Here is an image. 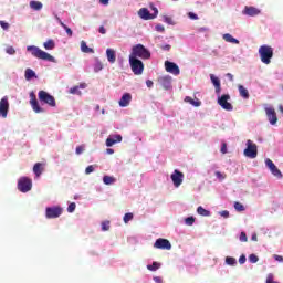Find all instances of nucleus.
I'll use <instances>...</instances> for the list:
<instances>
[{
    "instance_id": "5",
    "label": "nucleus",
    "mask_w": 283,
    "mask_h": 283,
    "mask_svg": "<svg viewBox=\"0 0 283 283\" xmlns=\"http://www.w3.org/2000/svg\"><path fill=\"white\" fill-rule=\"evenodd\" d=\"M38 98L42 105H49V107H56V99L54 96L45 91H39Z\"/></svg>"
},
{
    "instance_id": "34",
    "label": "nucleus",
    "mask_w": 283,
    "mask_h": 283,
    "mask_svg": "<svg viewBox=\"0 0 283 283\" xmlns=\"http://www.w3.org/2000/svg\"><path fill=\"white\" fill-rule=\"evenodd\" d=\"M103 182H104V185H114V184H116V178L105 175L103 177Z\"/></svg>"
},
{
    "instance_id": "19",
    "label": "nucleus",
    "mask_w": 283,
    "mask_h": 283,
    "mask_svg": "<svg viewBox=\"0 0 283 283\" xmlns=\"http://www.w3.org/2000/svg\"><path fill=\"white\" fill-rule=\"evenodd\" d=\"M138 17L139 19H143V21H151L156 18H154V15L149 12V9L147 8H142L138 11Z\"/></svg>"
},
{
    "instance_id": "13",
    "label": "nucleus",
    "mask_w": 283,
    "mask_h": 283,
    "mask_svg": "<svg viewBox=\"0 0 283 283\" xmlns=\"http://www.w3.org/2000/svg\"><path fill=\"white\" fill-rule=\"evenodd\" d=\"M30 105L33 109V112H35V114H43V112H45V109H43V107H41V105H39V101L36 99V95L34 94V92L30 93Z\"/></svg>"
},
{
    "instance_id": "15",
    "label": "nucleus",
    "mask_w": 283,
    "mask_h": 283,
    "mask_svg": "<svg viewBox=\"0 0 283 283\" xmlns=\"http://www.w3.org/2000/svg\"><path fill=\"white\" fill-rule=\"evenodd\" d=\"M165 70L169 74H174V76H179L180 75V67L178 66V64H176L174 62L166 61L165 62Z\"/></svg>"
},
{
    "instance_id": "59",
    "label": "nucleus",
    "mask_w": 283,
    "mask_h": 283,
    "mask_svg": "<svg viewBox=\"0 0 283 283\" xmlns=\"http://www.w3.org/2000/svg\"><path fill=\"white\" fill-rule=\"evenodd\" d=\"M161 50H164L165 52H169V50H171V45L165 44L161 46Z\"/></svg>"
},
{
    "instance_id": "49",
    "label": "nucleus",
    "mask_w": 283,
    "mask_h": 283,
    "mask_svg": "<svg viewBox=\"0 0 283 283\" xmlns=\"http://www.w3.org/2000/svg\"><path fill=\"white\" fill-rule=\"evenodd\" d=\"M235 211H244V206L240 202H234Z\"/></svg>"
},
{
    "instance_id": "18",
    "label": "nucleus",
    "mask_w": 283,
    "mask_h": 283,
    "mask_svg": "<svg viewBox=\"0 0 283 283\" xmlns=\"http://www.w3.org/2000/svg\"><path fill=\"white\" fill-rule=\"evenodd\" d=\"M117 143H123V136L120 135H109L106 139V147H114Z\"/></svg>"
},
{
    "instance_id": "2",
    "label": "nucleus",
    "mask_w": 283,
    "mask_h": 283,
    "mask_svg": "<svg viewBox=\"0 0 283 283\" xmlns=\"http://www.w3.org/2000/svg\"><path fill=\"white\" fill-rule=\"evenodd\" d=\"M130 57L133 59H151V53L149 52V50H147V48H145V45L143 44H136L132 48V52H130Z\"/></svg>"
},
{
    "instance_id": "35",
    "label": "nucleus",
    "mask_w": 283,
    "mask_h": 283,
    "mask_svg": "<svg viewBox=\"0 0 283 283\" xmlns=\"http://www.w3.org/2000/svg\"><path fill=\"white\" fill-rule=\"evenodd\" d=\"M164 23H167V25H177V22L174 20V18L169 15H163Z\"/></svg>"
},
{
    "instance_id": "64",
    "label": "nucleus",
    "mask_w": 283,
    "mask_h": 283,
    "mask_svg": "<svg viewBox=\"0 0 283 283\" xmlns=\"http://www.w3.org/2000/svg\"><path fill=\"white\" fill-rule=\"evenodd\" d=\"M227 78H229V81L233 82V74L231 73H227Z\"/></svg>"
},
{
    "instance_id": "57",
    "label": "nucleus",
    "mask_w": 283,
    "mask_h": 283,
    "mask_svg": "<svg viewBox=\"0 0 283 283\" xmlns=\"http://www.w3.org/2000/svg\"><path fill=\"white\" fill-rule=\"evenodd\" d=\"M247 262V256L244 254H242L240 258H239V264H244Z\"/></svg>"
},
{
    "instance_id": "31",
    "label": "nucleus",
    "mask_w": 283,
    "mask_h": 283,
    "mask_svg": "<svg viewBox=\"0 0 283 283\" xmlns=\"http://www.w3.org/2000/svg\"><path fill=\"white\" fill-rule=\"evenodd\" d=\"M239 94L242 98L249 99V90H247L243 85H239Z\"/></svg>"
},
{
    "instance_id": "8",
    "label": "nucleus",
    "mask_w": 283,
    "mask_h": 283,
    "mask_svg": "<svg viewBox=\"0 0 283 283\" xmlns=\"http://www.w3.org/2000/svg\"><path fill=\"white\" fill-rule=\"evenodd\" d=\"M229 101H231V95L224 94L218 97L217 103L222 109H226V112H233V105L229 103Z\"/></svg>"
},
{
    "instance_id": "27",
    "label": "nucleus",
    "mask_w": 283,
    "mask_h": 283,
    "mask_svg": "<svg viewBox=\"0 0 283 283\" xmlns=\"http://www.w3.org/2000/svg\"><path fill=\"white\" fill-rule=\"evenodd\" d=\"M24 77L25 81H32V78H36V72H34L32 69H27L24 71Z\"/></svg>"
},
{
    "instance_id": "36",
    "label": "nucleus",
    "mask_w": 283,
    "mask_h": 283,
    "mask_svg": "<svg viewBox=\"0 0 283 283\" xmlns=\"http://www.w3.org/2000/svg\"><path fill=\"white\" fill-rule=\"evenodd\" d=\"M226 264H228V266H235V264H238V261L233 256H227Z\"/></svg>"
},
{
    "instance_id": "41",
    "label": "nucleus",
    "mask_w": 283,
    "mask_h": 283,
    "mask_svg": "<svg viewBox=\"0 0 283 283\" xmlns=\"http://www.w3.org/2000/svg\"><path fill=\"white\" fill-rule=\"evenodd\" d=\"M193 222H196V218L193 217H187L185 219V224H187V227H193Z\"/></svg>"
},
{
    "instance_id": "50",
    "label": "nucleus",
    "mask_w": 283,
    "mask_h": 283,
    "mask_svg": "<svg viewBox=\"0 0 283 283\" xmlns=\"http://www.w3.org/2000/svg\"><path fill=\"white\" fill-rule=\"evenodd\" d=\"M102 231H109V221L102 222Z\"/></svg>"
},
{
    "instance_id": "48",
    "label": "nucleus",
    "mask_w": 283,
    "mask_h": 283,
    "mask_svg": "<svg viewBox=\"0 0 283 283\" xmlns=\"http://www.w3.org/2000/svg\"><path fill=\"white\" fill-rule=\"evenodd\" d=\"M85 151V146L81 145V146H77L76 149H75V154L77 156H81V154H83Z\"/></svg>"
},
{
    "instance_id": "6",
    "label": "nucleus",
    "mask_w": 283,
    "mask_h": 283,
    "mask_svg": "<svg viewBox=\"0 0 283 283\" xmlns=\"http://www.w3.org/2000/svg\"><path fill=\"white\" fill-rule=\"evenodd\" d=\"M247 148L243 150L245 158H258V145H255L251 139L247 140Z\"/></svg>"
},
{
    "instance_id": "53",
    "label": "nucleus",
    "mask_w": 283,
    "mask_h": 283,
    "mask_svg": "<svg viewBox=\"0 0 283 283\" xmlns=\"http://www.w3.org/2000/svg\"><path fill=\"white\" fill-rule=\"evenodd\" d=\"M240 242H247L248 238H247V233L241 232L240 237H239Z\"/></svg>"
},
{
    "instance_id": "32",
    "label": "nucleus",
    "mask_w": 283,
    "mask_h": 283,
    "mask_svg": "<svg viewBox=\"0 0 283 283\" xmlns=\"http://www.w3.org/2000/svg\"><path fill=\"white\" fill-rule=\"evenodd\" d=\"M197 213L199 216H203L205 218H208L209 216H211V212L209 210L205 209L202 206H199L197 208Z\"/></svg>"
},
{
    "instance_id": "17",
    "label": "nucleus",
    "mask_w": 283,
    "mask_h": 283,
    "mask_svg": "<svg viewBox=\"0 0 283 283\" xmlns=\"http://www.w3.org/2000/svg\"><path fill=\"white\" fill-rule=\"evenodd\" d=\"M171 81H174L171 75H164L158 78V83L164 90H171Z\"/></svg>"
},
{
    "instance_id": "44",
    "label": "nucleus",
    "mask_w": 283,
    "mask_h": 283,
    "mask_svg": "<svg viewBox=\"0 0 283 283\" xmlns=\"http://www.w3.org/2000/svg\"><path fill=\"white\" fill-rule=\"evenodd\" d=\"M6 53L9 54L10 56H14V54H17V50H14V46H8L6 49Z\"/></svg>"
},
{
    "instance_id": "11",
    "label": "nucleus",
    "mask_w": 283,
    "mask_h": 283,
    "mask_svg": "<svg viewBox=\"0 0 283 283\" xmlns=\"http://www.w3.org/2000/svg\"><path fill=\"white\" fill-rule=\"evenodd\" d=\"M63 213V208L55 206V207H48L45 210V216L49 220H52L54 218H60V216Z\"/></svg>"
},
{
    "instance_id": "24",
    "label": "nucleus",
    "mask_w": 283,
    "mask_h": 283,
    "mask_svg": "<svg viewBox=\"0 0 283 283\" xmlns=\"http://www.w3.org/2000/svg\"><path fill=\"white\" fill-rule=\"evenodd\" d=\"M223 41H226L227 43H232L233 45H240V40L233 38V35H231V33H224L222 35Z\"/></svg>"
},
{
    "instance_id": "60",
    "label": "nucleus",
    "mask_w": 283,
    "mask_h": 283,
    "mask_svg": "<svg viewBox=\"0 0 283 283\" xmlns=\"http://www.w3.org/2000/svg\"><path fill=\"white\" fill-rule=\"evenodd\" d=\"M153 280L156 283H163V277H160V276H155V277H153Z\"/></svg>"
},
{
    "instance_id": "3",
    "label": "nucleus",
    "mask_w": 283,
    "mask_h": 283,
    "mask_svg": "<svg viewBox=\"0 0 283 283\" xmlns=\"http://www.w3.org/2000/svg\"><path fill=\"white\" fill-rule=\"evenodd\" d=\"M259 54L261 61L265 64L269 65L271 63V60L273 59V48L264 44L259 48Z\"/></svg>"
},
{
    "instance_id": "42",
    "label": "nucleus",
    "mask_w": 283,
    "mask_h": 283,
    "mask_svg": "<svg viewBox=\"0 0 283 283\" xmlns=\"http://www.w3.org/2000/svg\"><path fill=\"white\" fill-rule=\"evenodd\" d=\"M210 81L216 86L220 85V78H218L216 75L210 74Z\"/></svg>"
},
{
    "instance_id": "43",
    "label": "nucleus",
    "mask_w": 283,
    "mask_h": 283,
    "mask_svg": "<svg viewBox=\"0 0 283 283\" xmlns=\"http://www.w3.org/2000/svg\"><path fill=\"white\" fill-rule=\"evenodd\" d=\"M150 10H153L151 15L154 17V19H156L158 17V8H156V6L154 3L149 4Z\"/></svg>"
},
{
    "instance_id": "37",
    "label": "nucleus",
    "mask_w": 283,
    "mask_h": 283,
    "mask_svg": "<svg viewBox=\"0 0 283 283\" xmlns=\"http://www.w3.org/2000/svg\"><path fill=\"white\" fill-rule=\"evenodd\" d=\"M148 271H158L160 269V263L158 262H153V264L147 265Z\"/></svg>"
},
{
    "instance_id": "20",
    "label": "nucleus",
    "mask_w": 283,
    "mask_h": 283,
    "mask_svg": "<svg viewBox=\"0 0 283 283\" xmlns=\"http://www.w3.org/2000/svg\"><path fill=\"white\" fill-rule=\"evenodd\" d=\"M129 103H132V94L129 93H125L118 102L119 107H128Z\"/></svg>"
},
{
    "instance_id": "4",
    "label": "nucleus",
    "mask_w": 283,
    "mask_h": 283,
    "mask_svg": "<svg viewBox=\"0 0 283 283\" xmlns=\"http://www.w3.org/2000/svg\"><path fill=\"white\" fill-rule=\"evenodd\" d=\"M128 61L133 74H135V76H140V74H143V72L145 71V64H143V61H140L138 57L130 56Z\"/></svg>"
},
{
    "instance_id": "9",
    "label": "nucleus",
    "mask_w": 283,
    "mask_h": 283,
    "mask_svg": "<svg viewBox=\"0 0 283 283\" xmlns=\"http://www.w3.org/2000/svg\"><path fill=\"white\" fill-rule=\"evenodd\" d=\"M265 116L270 123V125H277V113L273 106H269L268 104L264 105Z\"/></svg>"
},
{
    "instance_id": "38",
    "label": "nucleus",
    "mask_w": 283,
    "mask_h": 283,
    "mask_svg": "<svg viewBox=\"0 0 283 283\" xmlns=\"http://www.w3.org/2000/svg\"><path fill=\"white\" fill-rule=\"evenodd\" d=\"M214 176H216L217 180H219L220 182H222V180H224L227 178V174L220 172V171H216Z\"/></svg>"
},
{
    "instance_id": "54",
    "label": "nucleus",
    "mask_w": 283,
    "mask_h": 283,
    "mask_svg": "<svg viewBox=\"0 0 283 283\" xmlns=\"http://www.w3.org/2000/svg\"><path fill=\"white\" fill-rule=\"evenodd\" d=\"M188 17L192 20V21H198V14L193 13V12H189Z\"/></svg>"
},
{
    "instance_id": "25",
    "label": "nucleus",
    "mask_w": 283,
    "mask_h": 283,
    "mask_svg": "<svg viewBox=\"0 0 283 283\" xmlns=\"http://www.w3.org/2000/svg\"><path fill=\"white\" fill-rule=\"evenodd\" d=\"M29 7L31 8V10H34L35 12H41V10H43V3L36 0H31Z\"/></svg>"
},
{
    "instance_id": "16",
    "label": "nucleus",
    "mask_w": 283,
    "mask_h": 283,
    "mask_svg": "<svg viewBox=\"0 0 283 283\" xmlns=\"http://www.w3.org/2000/svg\"><path fill=\"white\" fill-rule=\"evenodd\" d=\"M154 248L170 251L171 242H169L167 239H157L154 243Z\"/></svg>"
},
{
    "instance_id": "40",
    "label": "nucleus",
    "mask_w": 283,
    "mask_h": 283,
    "mask_svg": "<svg viewBox=\"0 0 283 283\" xmlns=\"http://www.w3.org/2000/svg\"><path fill=\"white\" fill-rule=\"evenodd\" d=\"M259 261H260V258H258V255H255V254H250L249 255V262L251 264H258Z\"/></svg>"
},
{
    "instance_id": "62",
    "label": "nucleus",
    "mask_w": 283,
    "mask_h": 283,
    "mask_svg": "<svg viewBox=\"0 0 283 283\" xmlns=\"http://www.w3.org/2000/svg\"><path fill=\"white\" fill-rule=\"evenodd\" d=\"M221 154H227V144L221 145Z\"/></svg>"
},
{
    "instance_id": "56",
    "label": "nucleus",
    "mask_w": 283,
    "mask_h": 283,
    "mask_svg": "<svg viewBox=\"0 0 283 283\" xmlns=\"http://www.w3.org/2000/svg\"><path fill=\"white\" fill-rule=\"evenodd\" d=\"M219 216H221V218H229V211L228 210L220 211Z\"/></svg>"
},
{
    "instance_id": "23",
    "label": "nucleus",
    "mask_w": 283,
    "mask_h": 283,
    "mask_svg": "<svg viewBox=\"0 0 283 283\" xmlns=\"http://www.w3.org/2000/svg\"><path fill=\"white\" fill-rule=\"evenodd\" d=\"M106 59L112 65L116 63V51L114 49H106Z\"/></svg>"
},
{
    "instance_id": "45",
    "label": "nucleus",
    "mask_w": 283,
    "mask_h": 283,
    "mask_svg": "<svg viewBox=\"0 0 283 283\" xmlns=\"http://www.w3.org/2000/svg\"><path fill=\"white\" fill-rule=\"evenodd\" d=\"M95 169H96V166H94V165H90L88 167H86V169H85L86 176H90V174H94Z\"/></svg>"
},
{
    "instance_id": "46",
    "label": "nucleus",
    "mask_w": 283,
    "mask_h": 283,
    "mask_svg": "<svg viewBox=\"0 0 283 283\" xmlns=\"http://www.w3.org/2000/svg\"><path fill=\"white\" fill-rule=\"evenodd\" d=\"M61 28H63V30H65V32L69 36H72V34H73L72 29H70L67 25H65V23H61Z\"/></svg>"
},
{
    "instance_id": "12",
    "label": "nucleus",
    "mask_w": 283,
    "mask_h": 283,
    "mask_svg": "<svg viewBox=\"0 0 283 283\" xmlns=\"http://www.w3.org/2000/svg\"><path fill=\"white\" fill-rule=\"evenodd\" d=\"M8 112H10V102L8 96L0 99V118H8Z\"/></svg>"
},
{
    "instance_id": "63",
    "label": "nucleus",
    "mask_w": 283,
    "mask_h": 283,
    "mask_svg": "<svg viewBox=\"0 0 283 283\" xmlns=\"http://www.w3.org/2000/svg\"><path fill=\"white\" fill-rule=\"evenodd\" d=\"M98 32L99 34H106L107 30L105 29V27H99Z\"/></svg>"
},
{
    "instance_id": "14",
    "label": "nucleus",
    "mask_w": 283,
    "mask_h": 283,
    "mask_svg": "<svg viewBox=\"0 0 283 283\" xmlns=\"http://www.w3.org/2000/svg\"><path fill=\"white\" fill-rule=\"evenodd\" d=\"M265 166L268 167V169H270L271 174L275 176V178H279V179L283 178L282 171H280V169H277V166H275L273 160H271L269 158L265 159Z\"/></svg>"
},
{
    "instance_id": "61",
    "label": "nucleus",
    "mask_w": 283,
    "mask_h": 283,
    "mask_svg": "<svg viewBox=\"0 0 283 283\" xmlns=\"http://www.w3.org/2000/svg\"><path fill=\"white\" fill-rule=\"evenodd\" d=\"M146 85H147V87L151 88V87H154V82L151 80H147Z\"/></svg>"
},
{
    "instance_id": "10",
    "label": "nucleus",
    "mask_w": 283,
    "mask_h": 283,
    "mask_svg": "<svg viewBox=\"0 0 283 283\" xmlns=\"http://www.w3.org/2000/svg\"><path fill=\"white\" fill-rule=\"evenodd\" d=\"M170 179L172 180V185L176 189L182 185L185 181V174L180 172V170L175 169L174 172L170 175Z\"/></svg>"
},
{
    "instance_id": "21",
    "label": "nucleus",
    "mask_w": 283,
    "mask_h": 283,
    "mask_svg": "<svg viewBox=\"0 0 283 283\" xmlns=\"http://www.w3.org/2000/svg\"><path fill=\"white\" fill-rule=\"evenodd\" d=\"M243 14L247 17H258L260 14V9L255 7H245L243 10Z\"/></svg>"
},
{
    "instance_id": "28",
    "label": "nucleus",
    "mask_w": 283,
    "mask_h": 283,
    "mask_svg": "<svg viewBox=\"0 0 283 283\" xmlns=\"http://www.w3.org/2000/svg\"><path fill=\"white\" fill-rule=\"evenodd\" d=\"M81 52L84 54H94V49L87 46V43L85 41L81 42Z\"/></svg>"
},
{
    "instance_id": "33",
    "label": "nucleus",
    "mask_w": 283,
    "mask_h": 283,
    "mask_svg": "<svg viewBox=\"0 0 283 283\" xmlns=\"http://www.w3.org/2000/svg\"><path fill=\"white\" fill-rule=\"evenodd\" d=\"M43 48L46 50H54V48H56V43L54 42V40L49 39L46 42L43 43Z\"/></svg>"
},
{
    "instance_id": "22",
    "label": "nucleus",
    "mask_w": 283,
    "mask_h": 283,
    "mask_svg": "<svg viewBox=\"0 0 283 283\" xmlns=\"http://www.w3.org/2000/svg\"><path fill=\"white\" fill-rule=\"evenodd\" d=\"M85 87H87V84L81 83L78 86L71 87L69 92H70V94L81 96V94H82L81 90H85Z\"/></svg>"
},
{
    "instance_id": "51",
    "label": "nucleus",
    "mask_w": 283,
    "mask_h": 283,
    "mask_svg": "<svg viewBox=\"0 0 283 283\" xmlns=\"http://www.w3.org/2000/svg\"><path fill=\"white\" fill-rule=\"evenodd\" d=\"M0 25H1L2 30H9L10 29V23H8L6 21H0Z\"/></svg>"
},
{
    "instance_id": "29",
    "label": "nucleus",
    "mask_w": 283,
    "mask_h": 283,
    "mask_svg": "<svg viewBox=\"0 0 283 283\" xmlns=\"http://www.w3.org/2000/svg\"><path fill=\"white\" fill-rule=\"evenodd\" d=\"M185 103H189L190 105H192V107H200L202 105V102L201 101H195L193 98L189 97V96H186L185 97Z\"/></svg>"
},
{
    "instance_id": "47",
    "label": "nucleus",
    "mask_w": 283,
    "mask_h": 283,
    "mask_svg": "<svg viewBox=\"0 0 283 283\" xmlns=\"http://www.w3.org/2000/svg\"><path fill=\"white\" fill-rule=\"evenodd\" d=\"M67 211L69 213H74V211H76V203L75 202L70 203L67 207Z\"/></svg>"
},
{
    "instance_id": "55",
    "label": "nucleus",
    "mask_w": 283,
    "mask_h": 283,
    "mask_svg": "<svg viewBox=\"0 0 283 283\" xmlns=\"http://www.w3.org/2000/svg\"><path fill=\"white\" fill-rule=\"evenodd\" d=\"M214 88H216V94H217L218 98H220V96H221L220 92H222V87L219 84V85L214 86Z\"/></svg>"
},
{
    "instance_id": "58",
    "label": "nucleus",
    "mask_w": 283,
    "mask_h": 283,
    "mask_svg": "<svg viewBox=\"0 0 283 283\" xmlns=\"http://www.w3.org/2000/svg\"><path fill=\"white\" fill-rule=\"evenodd\" d=\"M274 260H275L276 262L283 263V256H282V255L275 254V255H274Z\"/></svg>"
},
{
    "instance_id": "7",
    "label": "nucleus",
    "mask_w": 283,
    "mask_h": 283,
    "mask_svg": "<svg viewBox=\"0 0 283 283\" xmlns=\"http://www.w3.org/2000/svg\"><path fill=\"white\" fill-rule=\"evenodd\" d=\"M18 189L21 193H28V191H32V179L28 177H21L18 180Z\"/></svg>"
},
{
    "instance_id": "1",
    "label": "nucleus",
    "mask_w": 283,
    "mask_h": 283,
    "mask_svg": "<svg viewBox=\"0 0 283 283\" xmlns=\"http://www.w3.org/2000/svg\"><path fill=\"white\" fill-rule=\"evenodd\" d=\"M27 52L31 54V56H34V59H40L41 61H49V63H56V59L52 56L50 53L41 50L36 45H28Z\"/></svg>"
},
{
    "instance_id": "39",
    "label": "nucleus",
    "mask_w": 283,
    "mask_h": 283,
    "mask_svg": "<svg viewBox=\"0 0 283 283\" xmlns=\"http://www.w3.org/2000/svg\"><path fill=\"white\" fill-rule=\"evenodd\" d=\"M132 220H134V213L127 212V213L124 216V222H125V224H127L128 222H132Z\"/></svg>"
},
{
    "instance_id": "26",
    "label": "nucleus",
    "mask_w": 283,
    "mask_h": 283,
    "mask_svg": "<svg viewBox=\"0 0 283 283\" xmlns=\"http://www.w3.org/2000/svg\"><path fill=\"white\" fill-rule=\"evenodd\" d=\"M93 70L95 74H98V72L103 70V62H101V59L94 57Z\"/></svg>"
},
{
    "instance_id": "30",
    "label": "nucleus",
    "mask_w": 283,
    "mask_h": 283,
    "mask_svg": "<svg viewBox=\"0 0 283 283\" xmlns=\"http://www.w3.org/2000/svg\"><path fill=\"white\" fill-rule=\"evenodd\" d=\"M33 174H35V176L39 178V176H41V174H43V164L36 163L33 166Z\"/></svg>"
},
{
    "instance_id": "52",
    "label": "nucleus",
    "mask_w": 283,
    "mask_h": 283,
    "mask_svg": "<svg viewBox=\"0 0 283 283\" xmlns=\"http://www.w3.org/2000/svg\"><path fill=\"white\" fill-rule=\"evenodd\" d=\"M155 30L156 32H165V27L163 24H156L155 25Z\"/></svg>"
}]
</instances>
